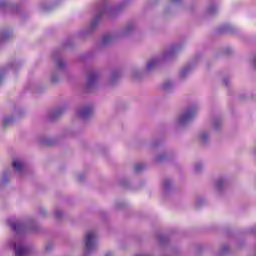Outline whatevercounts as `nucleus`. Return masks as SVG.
Returning a JSON list of instances; mask_svg holds the SVG:
<instances>
[{
  "label": "nucleus",
  "instance_id": "nucleus-16",
  "mask_svg": "<svg viewBox=\"0 0 256 256\" xmlns=\"http://www.w3.org/2000/svg\"><path fill=\"white\" fill-rule=\"evenodd\" d=\"M202 139H203L204 143H207V140L209 139V137L207 136V134H203Z\"/></svg>",
  "mask_w": 256,
  "mask_h": 256
},
{
  "label": "nucleus",
  "instance_id": "nucleus-2",
  "mask_svg": "<svg viewBox=\"0 0 256 256\" xmlns=\"http://www.w3.org/2000/svg\"><path fill=\"white\" fill-rule=\"evenodd\" d=\"M195 115V109H188L181 117L180 123H187V121H191Z\"/></svg>",
  "mask_w": 256,
  "mask_h": 256
},
{
  "label": "nucleus",
  "instance_id": "nucleus-11",
  "mask_svg": "<svg viewBox=\"0 0 256 256\" xmlns=\"http://www.w3.org/2000/svg\"><path fill=\"white\" fill-rule=\"evenodd\" d=\"M111 39H112L111 35H105V36H103V38H102V44H103V45H107V43H110Z\"/></svg>",
  "mask_w": 256,
  "mask_h": 256
},
{
  "label": "nucleus",
  "instance_id": "nucleus-26",
  "mask_svg": "<svg viewBox=\"0 0 256 256\" xmlns=\"http://www.w3.org/2000/svg\"><path fill=\"white\" fill-rule=\"evenodd\" d=\"M196 171H199V166H196Z\"/></svg>",
  "mask_w": 256,
  "mask_h": 256
},
{
  "label": "nucleus",
  "instance_id": "nucleus-5",
  "mask_svg": "<svg viewBox=\"0 0 256 256\" xmlns=\"http://www.w3.org/2000/svg\"><path fill=\"white\" fill-rule=\"evenodd\" d=\"M10 227L12 231H16V233H19L21 231L23 225L20 222H14L10 224Z\"/></svg>",
  "mask_w": 256,
  "mask_h": 256
},
{
  "label": "nucleus",
  "instance_id": "nucleus-19",
  "mask_svg": "<svg viewBox=\"0 0 256 256\" xmlns=\"http://www.w3.org/2000/svg\"><path fill=\"white\" fill-rule=\"evenodd\" d=\"M170 86H171L170 83H165V84L163 85V89H169Z\"/></svg>",
  "mask_w": 256,
  "mask_h": 256
},
{
  "label": "nucleus",
  "instance_id": "nucleus-22",
  "mask_svg": "<svg viewBox=\"0 0 256 256\" xmlns=\"http://www.w3.org/2000/svg\"><path fill=\"white\" fill-rule=\"evenodd\" d=\"M46 251H51V245L46 246Z\"/></svg>",
  "mask_w": 256,
  "mask_h": 256
},
{
  "label": "nucleus",
  "instance_id": "nucleus-7",
  "mask_svg": "<svg viewBox=\"0 0 256 256\" xmlns=\"http://www.w3.org/2000/svg\"><path fill=\"white\" fill-rule=\"evenodd\" d=\"M101 15H103V12H100V14H98V15L94 18V20H93L92 23H91V29H95V28L97 27V25H98V23H99V21H100V19H101Z\"/></svg>",
  "mask_w": 256,
  "mask_h": 256
},
{
  "label": "nucleus",
  "instance_id": "nucleus-24",
  "mask_svg": "<svg viewBox=\"0 0 256 256\" xmlns=\"http://www.w3.org/2000/svg\"><path fill=\"white\" fill-rule=\"evenodd\" d=\"M52 83H57V79L56 78H52Z\"/></svg>",
  "mask_w": 256,
  "mask_h": 256
},
{
  "label": "nucleus",
  "instance_id": "nucleus-12",
  "mask_svg": "<svg viewBox=\"0 0 256 256\" xmlns=\"http://www.w3.org/2000/svg\"><path fill=\"white\" fill-rule=\"evenodd\" d=\"M61 113H63L62 110H56V111L52 112L51 118H52V119H55V117H59V115H60Z\"/></svg>",
  "mask_w": 256,
  "mask_h": 256
},
{
  "label": "nucleus",
  "instance_id": "nucleus-1",
  "mask_svg": "<svg viewBox=\"0 0 256 256\" xmlns=\"http://www.w3.org/2000/svg\"><path fill=\"white\" fill-rule=\"evenodd\" d=\"M94 239H95V232L90 231L86 234V240H85L86 251H91V249H93V240Z\"/></svg>",
  "mask_w": 256,
  "mask_h": 256
},
{
  "label": "nucleus",
  "instance_id": "nucleus-9",
  "mask_svg": "<svg viewBox=\"0 0 256 256\" xmlns=\"http://www.w3.org/2000/svg\"><path fill=\"white\" fill-rule=\"evenodd\" d=\"M15 120L13 118H6L3 122V128L7 129Z\"/></svg>",
  "mask_w": 256,
  "mask_h": 256
},
{
  "label": "nucleus",
  "instance_id": "nucleus-13",
  "mask_svg": "<svg viewBox=\"0 0 256 256\" xmlns=\"http://www.w3.org/2000/svg\"><path fill=\"white\" fill-rule=\"evenodd\" d=\"M144 168H145V166L143 164H136L135 172L139 173V171H143Z\"/></svg>",
  "mask_w": 256,
  "mask_h": 256
},
{
  "label": "nucleus",
  "instance_id": "nucleus-8",
  "mask_svg": "<svg viewBox=\"0 0 256 256\" xmlns=\"http://www.w3.org/2000/svg\"><path fill=\"white\" fill-rule=\"evenodd\" d=\"M95 81H97V74H95V73L89 74L88 85H93V83H95Z\"/></svg>",
  "mask_w": 256,
  "mask_h": 256
},
{
  "label": "nucleus",
  "instance_id": "nucleus-4",
  "mask_svg": "<svg viewBox=\"0 0 256 256\" xmlns=\"http://www.w3.org/2000/svg\"><path fill=\"white\" fill-rule=\"evenodd\" d=\"M29 253V248L24 246H18L16 248V256H25Z\"/></svg>",
  "mask_w": 256,
  "mask_h": 256
},
{
  "label": "nucleus",
  "instance_id": "nucleus-3",
  "mask_svg": "<svg viewBox=\"0 0 256 256\" xmlns=\"http://www.w3.org/2000/svg\"><path fill=\"white\" fill-rule=\"evenodd\" d=\"M92 113H93V108L86 107L78 112V117H80V119H87L88 117H91Z\"/></svg>",
  "mask_w": 256,
  "mask_h": 256
},
{
  "label": "nucleus",
  "instance_id": "nucleus-6",
  "mask_svg": "<svg viewBox=\"0 0 256 256\" xmlns=\"http://www.w3.org/2000/svg\"><path fill=\"white\" fill-rule=\"evenodd\" d=\"M12 167H14V169H16L18 173H21V171H23V164L21 163V161L12 162Z\"/></svg>",
  "mask_w": 256,
  "mask_h": 256
},
{
  "label": "nucleus",
  "instance_id": "nucleus-15",
  "mask_svg": "<svg viewBox=\"0 0 256 256\" xmlns=\"http://www.w3.org/2000/svg\"><path fill=\"white\" fill-rule=\"evenodd\" d=\"M223 187V179L218 180L217 188L221 189Z\"/></svg>",
  "mask_w": 256,
  "mask_h": 256
},
{
  "label": "nucleus",
  "instance_id": "nucleus-28",
  "mask_svg": "<svg viewBox=\"0 0 256 256\" xmlns=\"http://www.w3.org/2000/svg\"><path fill=\"white\" fill-rule=\"evenodd\" d=\"M173 1H176V2H177V1H179V0H173Z\"/></svg>",
  "mask_w": 256,
  "mask_h": 256
},
{
  "label": "nucleus",
  "instance_id": "nucleus-25",
  "mask_svg": "<svg viewBox=\"0 0 256 256\" xmlns=\"http://www.w3.org/2000/svg\"><path fill=\"white\" fill-rule=\"evenodd\" d=\"M130 30H131V26H128V27H127V31H130Z\"/></svg>",
  "mask_w": 256,
  "mask_h": 256
},
{
  "label": "nucleus",
  "instance_id": "nucleus-20",
  "mask_svg": "<svg viewBox=\"0 0 256 256\" xmlns=\"http://www.w3.org/2000/svg\"><path fill=\"white\" fill-rule=\"evenodd\" d=\"M169 185H171V182L169 180L164 182V187H169Z\"/></svg>",
  "mask_w": 256,
  "mask_h": 256
},
{
  "label": "nucleus",
  "instance_id": "nucleus-10",
  "mask_svg": "<svg viewBox=\"0 0 256 256\" xmlns=\"http://www.w3.org/2000/svg\"><path fill=\"white\" fill-rule=\"evenodd\" d=\"M157 65V60H151L148 62L147 71H151L153 67Z\"/></svg>",
  "mask_w": 256,
  "mask_h": 256
},
{
  "label": "nucleus",
  "instance_id": "nucleus-23",
  "mask_svg": "<svg viewBox=\"0 0 256 256\" xmlns=\"http://www.w3.org/2000/svg\"><path fill=\"white\" fill-rule=\"evenodd\" d=\"M164 156H158L157 157V161H161L163 159Z\"/></svg>",
  "mask_w": 256,
  "mask_h": 256
},
{
  "label": "nucleus",
  "instance_id": "nucleus-14",
  "mask_svg": "<svg viewBox=\"0 0 256 256\" xmlns=\"http://www.w3.org/2000/svg\"><path fill=\"white\" fill-rule=\"evenodd\" d=\"M62 215H63V214H62L61 211H59V210H57V211L55 212L56 219H61Z\"/></svg>",
  "mask_w": 256,
  "mask_h": 256
},
{
  "label": "nucleus",
  "instance_id": "nucleus-27",
  "mask_svg": "<svg viewBox=\"0 0 256 256\" xmlns=\"http://www.w3.org/2000/svg\"><path fill=\"white\" fill-rule=\"evenodd\" d=\"M105 256H111V253H107Z\"/></svg>",
  "mask_w": 256,
  "mask_h": 256
},
{
  "label": "nucleus",
  "instance_id": "nucleus-18",
  "mask_svg": "<svg viewBox=\"0 0 256 256\" xmlns=\"http://www.w3.org/2000/svg\"><path fill=\"white\" fill-rule=\"evenodd\" d=\"M64 63L63 61L59 60L58 61V69H61V67H63Z\"/></svg>",
  "mask_w": 256,
  "mask_h": 256
},
{
  "label": "nucleus",
  "instance_id": "nucleus-21",
  "mask_svg": "<svg viewBox=\"0 0 256 256\" xmlns=\"http://www.w3.org/2000/svg\"><path fill=\"white\" fill-rule=\"evenodd\" d=\"M185 73H187V69H184L181 73L182 77H184Z\"/></svg>",
  "mask_w": 256,
  "mask_h": 256
},
{
  "label": "nucleus",
  "instance_id": "nucleus-17",
  "mask_svg": "<svg viewBox=\"0 0 256 256\" xmlns=\"http://www.w3.org/2000/svg\"><path fill=\"white\" fill-rule=\"evenodd\" d=\"M43 145L51 146V145H53V142H51V141H45V142H43Z\"/></svg>",
  "mask_w": 256,
  "mask_h": 256
}]
</instances>
